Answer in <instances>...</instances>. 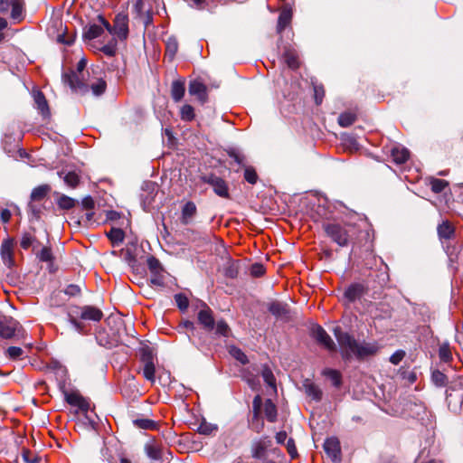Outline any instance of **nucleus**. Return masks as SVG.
I'll return each instance as SVG.
<instances>
[{
	"mask_svg": "<svg viewBox=\"0 0 463 463\" xmlns=\"http://www.w3.org/2000/svg\"><path fill=\"white\" fill-rule=\"evenodd\" d=\"M189 93L192 96H196L202 103H205L207 100L206 86L199 80H192L189 83Z\"/></svg>",
	"mask_w": 463,
	"mask_h": 463,
	"instance_id": "dca6fc26",
	"label": "nucleus"
},
{
	"mask_svg": "<svg viewBox=\"0 0 463 463\" xmlns=\"http://www.w3.org/2000/svg\"><path fill=\"white\" fill-rule=\"evenodd\" d=\"M51 191V187L48 184H42L33 189L31 193V201L32 202H40L43 200L49 192Z\"/></svg>",
	"mask_w": 463,
	"mask_h": 463,
	"instance_id": "bb28decb",
	"label": "nucleus"
},
{
	"mask_svg": "<svg viewBox=\"0 0 463 463\" xmlns=\"http://www.w3.org/2000/svg\"><path fill=\"white\" fill-rule=\"evenodd\" d=\"M175 300L181 311H185L189 306V300L184 294L179 293L175 295Z\"/></svg>",
	"mask_w": 463,
	"mask_h": 463,
	"instance_id": "bf43d9fd",
	"label": "nucleus"
},
{
	"mask_svg": "<svg viewBox=\"0 0 463 463\" xmlns=\"http://www.w3.org/2000/svg\"><path fill=\"white\" fill-rule=\"evenodd\" d=\"M77 201L65 194L60 195L57 199V205L62 210H71L75 207Z\"/></svg>",
	"mask_w": 463,
	"mask_h": 463,
	"instance_id": "4c0bfd02",
	"label": "nucleus"
},
{
	"mask_svg": "<svg viewBox=\"0 0 463 463\" xmlns=\"http://www.w3.org/2000/svg\"><path fill=\"white\" fill-rule=\"evenodd\" d=\"M411 311L407 317L410 324V333L417 342L421 343L429 338L431 334L428 326L430 321V309L424 303H411Z\"/></svg>",
	"mask_w": 463,
	"mask_h": 463,
	"instance_id": "f03ea898",
	"label": "nucleus"
},
{
	"mask_svg": "<svg viewBox=\"0 0 463 463\" xmlns=\"http://www.w3.org/2000/svg\"><path fill=\"white\" fill-rule=\"evenodd\" d=\"M323 375L326 376L332 382V384L339 388L342 384V375L339 371L334 369H325Z\"/></svg>",
	"mask_w": 463,
	"mask_h": 463,
	"instance_id": "f704fd0d",
	"label": "nucleus"
},
{
	"mask_svg": "<svg viewBox=\"0 0 463 463\" xmlns=\"http://www.w3.org/2000/svg\"><path fill=\"white\" fill-rule=\"evenodd\" d=\"M199 307L200 309L197 313V320L199 324L203 326V328L205 331H213L215 326L213 310L209 307V306L206 303L203 301L200 303Z\"/></svg>",
	"mask_w": 463,
	"mask_h": 463,
	"instance_id": "6e6552de",
	"label": "nucleus"
},
{
	"mask_svg": "<svg viewBox=\"0 0 463 463\" xmlns=\"http://www.w3.org/2000/svg\"><path fill=\"white\" fill-rule=\"evenodd\" d=\"M439 355L441 361L449 362L452 358L449 343H444L439 346Z\"/></svg>",
	"mask_w": 463,
	"mask_h": 463,
	"instance_id": "864d4df0",
	"label": "nucleus"
},
{
	"mask_svg": "<svg viewBox=\"0 0 463 463\" xmlns=\"http://www.w3.org/2000/svg\"><path fill=\"white\" fill-rule=\"evenodd\" d=\"M283 58L289 68L297 69L298 67V56L294 50L287 49L283 54Z\"/></svg>",
	"mask_w": 463,
	"mask_h": 463,
	"instance_id": "473e14b6",
	"label": "nucleus"
},
{
	"mask_svg": "<svg viewBox=\"0 0 463 463\" xmlns=\"http://www.w3.org/2000/svg\"><path fill=\"white\" fill-rule=\"evenodd\" d=\"M228 156L241 168L247 165L246 156L235 148L228 150Z\"/></svg>",
	"mask_w": 463,
	"mask_h": 463,
	"instance_id": "58836bf2",
	"label": "nucleus"
},
{
	"mask_svg": "<svg viewBox=\"0 0 463 463\" xmlns=\"http://www.w3.org/2000/svg\"><path fill=\"white\" fill-rule=\"evenodd\" d=\"M364 292V286L359 283H354L350 285L345 291V298L350 301L353 302L356 299H358Z\"/></svg>",
	"mask_w": 463,
	"mask_h": 463,
	"instance_id": "412c9836",
	"label": "nucleus"
},
{
	"mask_svg": "<svg viewBox=\"0 0 463 463\" xmlns=\"http://www.w3.org/2000/svg\"><path fill=\"white\" fill-rule=\"evenodd\" d=\"M265 273V268L260 263H254L250 267V274L253 277L259 278Z\"/></svg>",
	"mask_w": 463,
	"mask_h": 463,
	"instance_id": "338daca9",
	"label": "nucleus"
},
{
	"mask_svg": "<svg viewBox=\"0 0 463 463\" xmlns=\"http://www.w3.org/2000/svg\"><path fill=\"white\" fill-rule=\"evenodd\" d=\"M229 353L235 360L240 362L241 364H248V357L241 348L232 345L230 347Z\"/></svg>",
	"mask_w": 463,
	"mask_h": 463,
	"instance_id": "79ce46f5",
	"label": "nucleus"
},
{
	"mask_svg": "<svg viewBox=\"0 0 463 463\" xmlns=\"http://www.w3.org/2000/svg\"><path fill=\"white\" fill-rule=\"evenodd\" d=\"M244 179L250 184H255L258 181V175L255 168L251 165H246L244 167Z\"/></svg>",
	"mask_w": 463,
	"mask_h": 463,
	"instance_id": "37998d69",
	"label": "nucleus"
},
{
	"mask_svg": "<svg viewBox=\"0 0 463 463\" xmlns=\"http://www.w3.org/2000/svg\"><path fill=\"white\" fill-rule=\"evenodd\" d=\"M141 361L144 363L143 367V375L144 377L151 382H155V373L156 368L153 362V357L150 353H144L141 358Z\"/></svg>",
	"mask_w": 463,
	"mask_h": 463,
	"instance_id": "2eb2a0df",
	"label": "nucleus"
},
{
	"mask_svg": "<svg viewBox=\"0 0 463 463\" xmlns=\"http://www.w3.org/2000/svg\"><path fill=\"white\" fill-rule=\"evenodd\" d=\"M87 61L85 59H81L77 64L76 71H71L65 72L62 75L63 81L70 86V88L80 93H86L89 91V85L85 82L84 70L86 68Z\"/></svg>",
	"mask_w": 463,
	"mask_h": 463,
	"instance_id": "20e7f679",
	"label": "nucleus"
},
{
	"mask_svg": "<svg viewBox=\"0 0 463 463\" xmlns=\"http://www.w3.org/2000/svg\"><path fill=\"white\" fill-rule=\"evenodd\" d=\"M268 310L277 320L286 323L289 322L292 318L291 311L287 303L273 300L268 304Z\"/></svg>",
	"mask_w": 463,
	"mask_h": 463,
	"instance_id": "1a4fd4ad",
	"label": "nucleus"
},
{
	"mask_svg": "<svg viewBox=\"0 0 463 463\" xmlns=\"http://www.w3.org/2000/svg\"><path fill=\"white\" fill-rule=\"evenodd\" d=\"M99 21L109 33L117 35L118 39L126 40L128 38V19L127 15L118 14L115 17L113 26L102 15H99Z\"/></svg>",
	"mask_w": 463,
	"mask_h": 463,
	"instance_id": "39448f33",
	"label": "nucleus"
},
{
	"mask_svg": "<svg viewBox=\"0 0 463 463\" xmlns=\"http://www.w3.org/2000/svg\"><path fill=\"white\" fill-rule=\"evenodd\" d=\"M454 392H459V398L463 397V379H458L451 382L446 390L447 399H450Z\"/></svg>",
	"mask_w": 463,
	"mask_h": 463,
	"instance_id": "c756f323",
	"label": "nucleus"
},
{
	"mask_svg": "<svg viewBox=\"0 0 463 463\" xmlns=\"http://www.w3.org/2000/svg\"><path fill=\"white\" fill-rule=\"evenodd\" d=\"M266 452V445L261 442L254 443L252 447V457L255 458H262Z\"/></svg>",
	"mask_w": 463,
	"mask_h": 463,
	"instance_id": "4d7b16f0",
	"label": "nucleus"
},
{
	"mask_svg": "<svg viewBox=\"0 0 463 463\" xmlns=\"http://www.w3.org/2000/svg\"><path fill=\"white\" fill-rule=\"evenodd\" d=\"M65 400L70 405L76 406L84 412H87L90 408V401L75 392H66Z\"/></svg>",
	"mask_w": 463,
	"mask_h": 463,
	"instance_id": "ddd939ff",
	"label": "nucleus"
},
{
	"mask_svg": "<svg viewBox=\"0 0 463 463\" xmlns=\"http://www.w3.org/2000/svg\"><path fill=\"white\" fill-rule=\"evenodd\" d=\"M34 254L41 262L52 264L54 260V256L50 246H43L41 250H37Z\"/></svg>",
	"mask_w": 463,
	"mask_h": 463,
	"instance_id": "c85d7f7f",
	"label": "nucleus"
},
{
	"mask_svg": "<svg viewBox=\"0 0 463 463\" xmlns=\"http://www.w3.org/2000/svg\"><path fill=\"white\" fill-rule=\"evenodd\" d=\"M261 376L264 382L270 387L276 388V379L275 376L268 365H263L261 370Z\"/></svg>",
	"mask_w": 463,
	"mask_h": 463,
	"instance_id": "a19ab883",
	"label": "nucleus"
},
{
	"mask_svg": "<svg viewBox=\"0 0 463 463\" xmlns=\"http://www.w3.org/2000/svg\"><path fill=\"white\" fill-rule=\"evenodd\" d=\"M199 432L204 435L212 434L213 431L217 430V427L215 425L210 423H201L199 426Z\"/></svg>",
	"mask_w": 463,
	"mask_h": 463,
	"instance_id": "69168bd1",
	"label": "nucleus"
},
{
	"mask_svg": "<svg viewBox=\"0 0 463 463\" xmlns=\"http://www.w3.org/2000/svg\"><path fill=\"white\" fill-rule=\"evenodd\" d=\"M180 118L183 121H193L195 118L194 108L189 104L182 106L180 109Z\"/></svg>",
	"mask_w": 463,
	"mask_h": 463,
	"instance_id": "ea45409f",
	"label": "nucleus"
},
{
	"mask_svg": "<svg viewBox=\"0 0 463 463\" xmlns=\"http://www.w3.org/2000/svg\"><path fill=\"white\" fill-rule=\"evenodd\" d=\"M80 292H81V289H80V286L75 285V284H70L64 289V293L69 297H77V296L80 295Z\"/></svg>",
	"mask_w": 463,
	"mask_h": 463,
	"instance_id": "0e129e2a",
	"label": "nucleus"
},
{
	"mask_svg": "<svg viewBox=\"0 0 463 463\" xmlns=\"http://www.w3.org/2000/svg\"><path fill=\"white\" fill-rule=\"evenodd\" d=\"M431 381L436 386L442 387L447 383V376L442 372L435 370L431 373Z\"/></svg>",
	"mask_w": 463,
	"mask_h": 463,
	"instance_id": "09e8293b",
	"label": "nucleus"
},
{
	"mask_svg": "<svg viewBox=\"0 0 463 463\" xmlns=\"http://www.w3.org/2000/svg\"><path fill=\"white\" fill-rule=\"evenodd\" d=\"M392 161L398 165H402L403 163H405V149L402 148V150L398 148H392Z\"/></svg>",
	"mask_w": 463,
	"mask_h": 463,
	"instance_id": "5fc2aeb1",
	"label": "nucleus"
},
{
	"mask_svg": "<svg viewBox=\"0 0 463 463\" xmlns=\"http://www.w3.org/2000/svg\"><path fill=\"white\" fill-rule=\"evenodd\" d=\"M196 213V205L194 202H187L182 209V223L188 224Z\"/></svg>",
	"mask_w": 463,
	"mask_h": 463,
	"instance_id": "393cba45",
	"label": "nucleus"
},
{
	"mask_svg": "<svg viewBox=\"0 0 463 463\" xmlns=\"http://www.w3.org/2000/svg\"><path fill=\"white\" fill-rule=\"evenodd\" d=\"M107 236L113 246H118L122 243L125 238L124 232L119 228H111L107 233Z\"/></svg>",
	"mask_w": 463,
	"mask_h": 463,
	"instance_id": "2f4dec72",
	"label": "nucleus"
},
{
	"mask_svg": "<svg viewBox=\"0 0 463 463\" xmlns=\"http://www.w3.org/2000/svg\"><path fill=\"white\" fill-rule=\"evenodd\" d=\"M341 141L345 149L355 152L360 149V145L354 135L344 133L341 135Z\"/></svg>",
	"mask_w": 463,
	"mask_h": 463,
	"instance_id": "4be33fe9",
	"label": "nucleus"
},
{
	"mask_svg": "<svg viewBox=\"0 0 463 463\" xmlns=\"http://www.w3.org/2000/svg\"><path fill=\"white\" fill-rule=\"evenodd\" d=\"M145 452L146 456L153 460H160L162 458V447L154 439L145 444Z\"/></svg>",
	"mask_w": 463,
	"mask_h": 463,
	"instance_id": "a211bd4d",
	"label": "nucleus"
},
{
	"mask_svg": "<svg viewBox=\"0 0 463 463\" xmlns=\"http://www.w3.org/2000/svg\"><path fill=\"white\" fill-rule=\"evenodd\" d=\"M454 232V228L449 222H443L438 226V234L440 239H450Z\"/></svg>",
	"mask_w": 463,
	"mask_h": 463,
	"instance_id": "c9c22d12",
	"label": "nucleus"
},
{
	"mask_svg": "<svg viewBox=\"0 0 463 463\" xmlns=\"http://www.w3.org/2000/svg\"><path fill=\"white\" fill-rule=\"evenodd\" d=\"M33 99L37 105V109L41 111L42 115L44 117L49 116L50 110L43 93L40 90L34 91Z\"/></svg>",
	"mask_w": 463,
	"mask_h": 463,
	"instance_id": "b1692460",
	"label": "nucleus"
},
{
	"mask_svg": "<svg viewBox=\"0 0 463 463\" xmlns=\"http://www.w3.org/2000/svg\"><path fill=\"white\" fill-rule=\"evenodd\" d=\"M292 20V11L289 7L285 6L281 10L277 24V32L281 33L287 26H288Z\"/></svg>",
	"mask_w": 463,
	"mask_h": 463,
	"instance_id": "6ab92c4d",
	"label": "nucleus"
},
{
	"mask_svg": "<svg viewBox=\"0 0 463 463\" xmlns=\"http://www.w3.org/2000/svg\"><path fill=\"white\" fill-rule=\"evenodd\" d=\"M214 327L215 334L218 335L228 337L231 334V328L223 319L218 320Z\"/></svg>",
	"mask_w": 463,
	"mask_h": 463,
	"instance_id": "a18cd8bd",
	"label": "nucleus"
},
{
	"mask_svg": "<svg viewBox=\"0 0 463 463\" xmlns=\"http://www.w3.org/2000/svg\"><path fill=\"white\" fill-rule=\"evenodd\" d=\"M178 51V43L175 37L170 36L165 43V56L172 60Z\"/></svg>",
	"mask_w": 463,
	"mask_h": 463,
	"instance_id": "e433bc0d",
	"label": "nucleus"
},
{
	"mask_svg": "<svg viewBox=\"0 0 463 463\" xmlns=\"http://www.w3.org/2000/svg\"><path fill=\"white\" fill-rule=\"evenodd\" d=\"M185 88L184 80H174L171 85V96L175 102H179L184 95Z\"/></svg>",
	"mask_w": 463,
	"mask_h": 463,
	"instance_id": "5701e85b",
	"label": "nucleus"
},
{
	"mask_svg": "<svg viewBox=\"0 0 463 463\" xmlns=\"http://www.w3.org/2000/svg\"><path fill=\"white\" fill-rule=\"evenodd\" d=\"M107 88V83L103 79H99L96 82L90 85V90L95 96L102 95Z\"/></svg>",
	"mask_w": 463,
	"mask_h": 463,
	"instance_id": "3c124183",
	"label": "nucleus"
},
{
	"mask_svg": "<svg viewBox=\"0 0 463 463\" xmlns=\"http://www.w3.org/2000/svg\"><path fill=\"white\" fill-rule=\"evenodd\" d=\"M24 329L20 323L12 317H5L0 320V337L10 339L13 337H24Z\"/></svg>",
	"mask_w": 463,
	"mask_h": 463,
	"instance_id": "423d86ee",
	"label": "nucleus"
},
{
	"mask_svg": "<svg viewBox=\"0 0 463 463\" xmlns=\"http://www.w3.org/2000/svg\"><path fill=\"white\" fill-rule=\"evenodd\" d=\"M64 183L71 188H75L80 182V176L75 172H68L63 176Z\"/></svg>",
	"mask_w": 463,
	"mask_h": 463,
	"instance_id": "de8ad7c7",
	"label": "nucleus"
},
{
	"mask_svg": "<svg viewBox=\"0 0 463 463\" xmlns=\"http://www.w3.org/2000/svg\"><path fill=\"white\" fill-rule=\"evenodd\" d=\"M69 322L72 325V326L79 332L83 333L84 332V325L78 321L75 317V312L72 309H70L68 313Z\"/></svg>",
	"mask_w": 463,
	"mask_h": 463,
	"instance_id": "052dcab7",
	"label": "nucleus"
},
{
	"mask_svg": "<svg viewBox=\"0 0 463 463\" xmlns=\"http://www.w3.org/2000/svg\"><path fill=\"white\" fill-rule=\"evenodd\" d=\"M356 119V116L352 112H344L338 118V123L341 127L346 128L351 126Z\"/></svg>",
	"mask_w": 463,
	"mask_h": 463,
	"instance_id": "c03bdc74",
	"label": "nucleus"
},
{
	"mask_svg": "<svg viewBox=\"0 0 463 463\" xmlns=\"http://www.w3.org/2000/svg\"><path fill=\"white\" fill-rule=\"evenodd\" d=\"M286 448L289 456L294 458L298 457V450L293 439H288L286 443Z\"/></svg>",
	"mask_w": 463,
	"mask_h": 463,
	"instance_id": "774afa93",
	"label": "nucleus"
},
{
	"mask_svg": "<svg viewBox=\"0 0 463 463\" xmlns=\"http://www.w3.org/2000/svg\"><path fill=\"white\" fill-rule=\"evenodd\" d=\"M311 334L313 338L326 350L330 352L336 350L335 342L322 326L318 325L313 326Z\"/></svg>",
	"mask_w": 463,
	"mask_h": 463,
	"instance_id": "9b49d317",
	"label": "nucleus"
},
{
	"mask_svg": "<svg viewBox=\"0 0 463 463\" xmlns=\"http://www.w3.org/2000/svg\"><path fill=\"white\" fill-rule=\"evenodd\" d=\"M14 241L12 238H8L4 241L1 245V255L4 260L12 261L14 254Z\"/></svg>",
	"mask_w": 463,
	"mask_h": 463,
	"instance_id": "a878e982",
	"label": "nucleus"
},
{
	"mask_svg": "<svg viewBox=\"0 0 463 463\" xmlns=\"http://www.w3.org/2000/svg\"><path fill=\"white\" fill-rule=\"evenodd\" d=\"M75 315L79 316L82 320H90L99 322L103 317V312L93 306L74 307Z\"/></svg>",
	"mask_w": 463,
	"mask_h": 463,
	"instance_id": "9d476101",
	"label": "nucleus"
},
{
	"mask_svg": "<svg viewBox=\"0 0 463 463\" xmlns=\"http://www.w3.org/2000/svg\"><path fill=\"white\" fill-rule=\"evenodd\" d=\"M447 255L453 269H458V265L463 266V252L458 247L447 246Z\"/></svg>",
	"mask_w": 463,
	"mask_h": 463,
	"instance_id": "f3484780",
	"label": "nucleus"
},
{
	"mask_svg": "<svg viewBox=\"0 0 463 463\" xmlns=\"http://www.w3.org/2000/svg\"><path fill=\"white\" fill-rule=\"evenodd\" d=\"M133 424L136 427H137L139 429H143V430H152V429H155L156 426V423L154 420H148V419L134 420Z\"/></svg>",
	"mask_w": 463,
	"mask_h": 463,
	"instance_id": "603ef678",
	"label": "nucleus"
},
{
	"mask_svg": "<svg viewBox=\"0 0 463 463\" xmlns=\"http://www.w3.org/2000/svg\"><path fill=\"white\" fill-rule=\"evenodd\" d=\"M323 228L326 235L340 247L348 245L354 230V227L351 224L341 225L335 222L324 223Z\"/></svg>",
	"mask_w": 463,
	"mask_h": 463,
	"instance_id": "7ed1b4c3",
	"label": "nucleus"
},
{
	"mask_svg": "<svg viewBox=\"0 0 463 463\" xmlns=\"http://www.w3.org/2000/svg\"><path fill=\"white\" fill-rule=\"evenodd\" d=\"M33 232L25 231L21 234L20 246L24 250H28L29 248L33 249V251L35 252L38 248L41 246L40 241L34 235V229H32Z\"/></svg>",
	"mask_w": 463,
	"mask_h": 463,
	"instance_id": "4468645a",
	"label": "nucleus"
},
{
	"mask_svg": "<svg viewBox=\"0 0 463 463\" xmlns=\"http://www.w3.org/2000/svg\"><path fill=\"white\" fill-rule=\"evenodd\" d=\"M203 182L211 185L216 195L224 199H230L231 195L229 193L228 183L220 176L213 174L204 175L202 178Z\"/></svg>",
	"mask_w": 463,
	"mask_h": 463,
	"instance_id": "0eeeda50",
	"label": "nucleus"
},
{
	"mask_svg": "<svg viewBox=\"0 0 463 463\" xmlns=\"http://www.w3.org/2000/svg\"><path fill=\"white\" fill-rule=\"evenodd\" d=\"M100 51L106 54L107 56L112 57L116 54L117 52V42L116 40H111L108 44L102 46Z\"/></svg>",
	"mask_w": 463,
	"mask_h": 463,
	"instance_id": "680f3d73",
	"label": "nucleus"
},
{
	"mask_svg": "<svg viewBox=\"0 0 463 463\" xmlns=\"http://www.w3.org/2000/svg\"><path fill=\"white\" fill-rule=\"evenodd\" d=\"M103 27L99 24H90L86 27L83 33V37L87 40H93L100 36L103 33Z\"/></svg>",
	"mask_w": 463,
	"mask_h": 463,
	"instance_id": "7c9ffc66",
	"label": "nucleus"
},
{
	"mask_svg": "<svg viewBox=\"0 0 463 463\" xmlns=\"http://www.w3.org/2000/svg\"><path fill=\"white\" fill-rule=\"evenodd\" d=\"M24 353V350L18 346H10L5 352V356L11 360H16L20 358Z\"/></svg>",
	"mask_w": 463,
	"mask_h": 463,
	"instance_id": "6e6d98bb",
	"label": "nucleus"
},
{
	"mask_svg": "<svg viewBox=\"0 0 463 463\" xmlns=\"http://www.w3.org/2000/svg\"><path fill=\"white\" fill-rule=\"evenodd\" d=\"M10 7H12V19L17 22L22 21L24 18V2L22 0H11Z\"/></svg>",
	"mask_w": 463,
	"mask_h": 463,
	"instance_id": "cd10ccee",
	"label": "nucleus"
},
{
	"mask_svg": "<svg viewBox=\"0 0 463 463\" xmlns=\"http://www.w3.org/2000/svg\"><path fill=\"white\" fill-rule=\"evenodd\" d=\"M261 398L260 395H256L252 402V409H253V418H252V424H254V420H258L259 414L261 408Z\"/></svg>",
	"mask_w": 463,
	"mask_h": 463,
	"instance_id": "e2e57ef3",
	"label": "nucleus"
},
{
	"mask_svg": "<svg viewBox=\"0 0 463 463\" xmlns=\"http://www.w3.org/2000/svg\"><path fill=\"white\" fill-rule=\"evenodd\" d=\"M165 269L151 273L150 282L152 285L164 288L165 286Z\"/></svg>",
	"mask_w": 463,
	"mask_h": 463,
	"instance_id": "49530a36",
	"label": "nucleus"
},
{
	"mask_svg": "<svg viewBox=\"0 0 463 463\" xmlns=\"http://www.w3.org/2000/svg\"><path fill=\"white\" fill-rule=\"evenodd\" d=\"M303 387L306 394L316 402H319L322 399L321 389L309 380H306L303 383Z\"/></svg>",
	"mask_w": 463,
	"mask_h": 463,
	"instance_id": "aec40b11",
	"label": "nucleus"
},
{
	"mask_svg": "<svg viewBox=\"0 0 463 463\" xmlns=\"http://www.w3.org/2000/svg\"><path fill=\"white\" fill-rule=\"evenodd\" d=\"M430 184L432 192L436 194L442 192L449 185L446 180L438 178H431Z\"/></svg>",
	"mask_w": 463,
	"mask_h": 463,
	"instance_id": "8fccbe9b",
	"label": "nucleus"
},
{
	"mask_svg": "<svg viewBox=\"0 0 463 463\" xmlns=\"http://www.w3.org/2000/svg\"><path fill=\"white\" fill-rule=\"evenodd\" d=\"M324 449L333 461L338 462L341 460V447L336 438L331 437L326 439L324 443Z\"/></svg>",
	"mask_w": 463,
	"mask_h": 463,
	"instance_id": "f8f14e48",
	"label": "nucleus"
},
{
	"mask_svg": "<svg viewBox=\"0 0 463 463\" xmlns=\"http://www.w3.org/2000/svg\"><path fill=\"white\" fill-rule=\"evenodd\" d=\"M264 413L266 419L269 422H275L277 420V407L276 405L271 402V400L268 399L266 400L264 403Z\"/></svg>",
	"mask_w": 463,
	"mask_h": 463,
	"instance_id": "72a5a7b5",
	"label": "nucleus"
},
{
	"mask_svg": "<svg viewBox=\"0 0 463 463\" xmlns=\"http://www.w3.org/2000/svg\"><path fill=\"white\" fill-rule=\"evenodd\" d=\"M146 263H147V267L150 270V273H155V272L164 269L160 261L154 256L148 257Z\"/></svg>",
	"mask_w": 463,
	"mask_h": 463,
	"instance_id": "13d9d810",
	"label": "nucleus"
},
{
	"mask_svg": "<svg viewBox=\"0 0 463 463\" xmlns=\"http://www.w3.org/2000/svg\"><path fill=\"white\" fill-rule=\"evenodd\" d=\"M334 333L340 345L342 357L345 360H350L352 357L364 360L375 355L380 350L377 342H359L348 333L344 332L339 326L334 329Z\"/></svg>",
	"mask_w": 463,
	"mask_h": 463,
	"instance_id": "f257e3e1",
	"label": "nucleus"
}]
</instances>
